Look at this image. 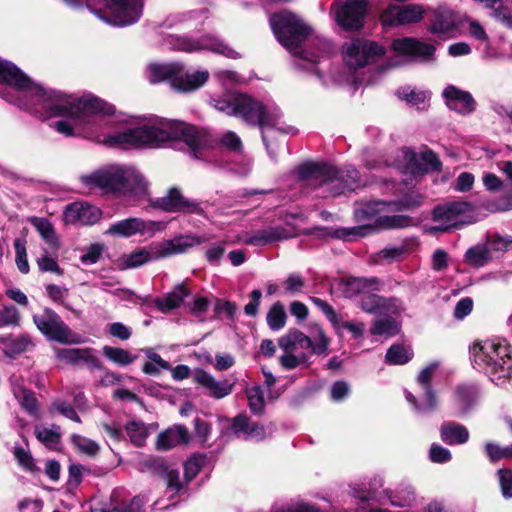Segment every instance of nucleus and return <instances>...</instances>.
Here are the masks:
<instances>
[{
    "label": "nucleus",
    "mask_w": 512,
    "mask_h": 512,
    "mask_svg": "<svg viewBox=\"0 0 512 512\" xmlns=\"http://www.w3.org/2000/svg\"><path fill=\"white\" fill-rule=\"evenodd\" d=\"M55 129L65 136L86 138L102 133L104 144L125 149L183 142L195 156L210 144L207 133L194 126L159 117L129 116L94 95L78 97L71 118L57 121Z\"/></svg>",
    "instance_id": "f257e3e1"
},
{
    "label": "nucleus",
    "mask_w": 512,
    "mask_h": 512,
    "mask_svg": "<svg viewBox=\"0 0 512 512\" xmlns=\"http://www.w3.org/2000/svg\"><path fill=\"white\" fill-rule=\"evenodd\" d=\"M0 83L23 93L26 102L23 106L43 117L65 116L71 118L78 97L44 89L33 83L16 66L0 59Z\"/></svg>",
    "instance_id": "f03ea898"
},
{
    "label": "nucleus",
    "mask_w": 512,
    "mask_h": 512,
    "mask_svg": "<svg viewBox=\"0 0 512 512\" xmlns=\"http://www.w3.org/2000/svg\"><path fill=\"white\" fill-rule=\"evenodd\" d=\"M470 354L474 366L496 385L502 386L512 378V351L505 341L476 342L470 347Z\"/></svg>",
    "instance_id": "7ed1b4c3"
},
{
    "label": "nucleus",
    "mask_w": 512,
    "mask_h": 512,
    "mask_svg": "<svg viewBox=\"0 0 512 512\" xmlns=\"http://www.w3.org/2000/svg\"><path fill=\"white\" fill-rule=\"evenodd\" d=\"M202 242L203 239L193 235H182L174 239L154 242L147 247L122 255L116 264L122 270L138 268L154 260L185 253Z\"/></svg>",
    "instance_id": "20e7f679"
},
{
    "label": "nucleus",
    "mask_w": 512,
    "mask_h": 512,
    "mask_svg": "<svg viewBox=\"0 0 512 512\" xmlns=\"http://www.w3.org/2000/svg\"><path fill=\"white\" fill-rule=\"evenodd\" d=\"M105 194L142 199L148 195V183L133 167L110 164L103 166Z\"/></svg>",
    "instance_id": "39448f33"
},
{
    "label": "nucleus",
    "mask_w": 512,
    "mask_h": 512,
    "mask_svg": "<svg viewBox=\"0 0 512 512\" xmlns=\"http://www.w3.org/2000/svg\"><path fill=\"white\" fill-rule=\"evenodd\" d=\"M270 25L278 41L294 55L298 54L300 43L310 33V28L289 11L272 15Z\"/></svg>",
    "instance_id": "423d86ee"
},
{
    "label": "nucleus",
    "mask_w": 512,
    "mask_h": 512,
    "mask_svg": "<svg viewBox=\"0 0 512 512\" xmlns=\"http://www.w3.org/2000/svg\"><path fill=\"white\" fill-rule=\"evenodd\" d=\"M301 179H312L319 184L339 181L343 188L354 189L357 186L359 173L353 167H346L337 170L335 167L326 164L305 163L298 168Z\"/></svg>",
    "instance_id": "0eeeda50"
},
{
    "label": "nucleus",
    "mask_w": 512,
    "mask_h": 512,
    "mask_svg": "<svg viewBox=\"0 0 512 512\" xmlns=\"http://www.w3.org/2000/svg\"><path fill=\"white\" fill-rule=\"evenodd\" d=\"M142 7V0H104V9L95 14L111 25L127 26L140 19Z\"/></svg>",
    "instance_id": "6e6552de"
},
{
    "label": "nucleus",
    "mask_w": 512,
    "mask_h": 512,
    "mask_svg": "<svg viewBox=\"0 0 512 512\" xmlns=\"http://www.w3.org/2000/svg\"><path fill=\"white\" fill-rule=\"evenodd\" d=\"M433 219L437 224L431 230L441 232L476 222L472 206L466 202H453L436 207Z\"/></svg>",
    "instance_id": "1a4fd4ad"
},
{
    "label": "nucleus",
    "mask_w": 512,
    "mask_h": 512,
    "mask_svg": "<svg viewBox=\"0 0 512 512\" xmlns=\"http://www.w3.org/2000/svg\"><path fill=\"white\" fill-rule=\"evenodd\" d=\"M33 321L49 340L62 344H79L82 342L81 337L73 333L59 315L51 309H45L41 314L34 315Z\"/></svg>",
    "instance_id": "9d476101"
},
{
    "label": "nucleus",
    "mask_w": 512,
    "mask_h": 512,
    "mask_svg": "<svg viewBox=\"0 0 512 512\" xmlns=\"http://www.w3.org/2000/svg\"><path fill=\"white\" fill-rule=\"evenodd\" d=\"M238 106L236 116L243 118L246 122L257 124L262 128L273 127L281 119L279 109H267L260 101L248 95H238Z\"/></svg>",
    "instance_id": "9b49d317"
},
{
    "label": "nucleus",
    "mask_w": 512,
    "mask_h": 512,
    "mask_svg": "<svg viewBox=\"0 0 512 512\" xmlns=\"http://www.w3.org/2000/svg\"><path fill=\"white\" fill-rule=\"evenodd\" d=\"M383 53L381 46L368 40L354 39L343 46V59L353 69L365 66Z\"/></svg>",
    "instance_id": "f8f14e48"
},
{
    "label": "nucleus",
    "mask_w": 512,
    "mask_h": 512,
    "mask_svg": "<svg viewBox=\"0 0 512 512\" xmlns=\"http://www.w3.org/2000/svg\"><path fill=\"white\" fill-rule=\"evenodd\" d=\"M366 7V0H337L331 11L341 27L353 30L363 25Z\"/></svg>",
    "instance_id": "ddd939ff"
},
{
    "label": "nucleus",
    "mask_w": 512,
    "mask_h": 512,
    "mask_svg": "<svg viewBox=\"0 0 512 512\" xmlns=\"http://www.w3.org/2000/svg\"><path fill=\"white\" fill-rule=\"evenodd\" d=\"M425 14V8L418 4H391L383 10L380 20L385 26L409 25L420 22Z\"/></svg>",
    "instance_id": "4468645a"
},
{
    "label": "nucleus",
    "mask_w": 512,
    "mask_h": 512,
    "mask_svg": "<svg viewBox=\"0 0 512 512\" xmlns=\"http://www.w3.org/2000/svg\"><path fill=\"white\" fill-rule=\"evenodd\" d=\"M175 48L185 52L208 50L231 59H238L241 56L238 51L212 35H204L197 40L178 38Z\"/></svg>",
    "instance_id": "2eb2a0df"
},
{
    "label": "nucleus",
    "mask_w": 512,
    "mask_h": 512,
    "mask_svg": "<svg viewBox=\"0 0 512 512\" xmlns=\"http://www.w3.org/2000/svg\"><path fill=\"white\" fill-rule=\"evenodd\" d=\"M222 436L230 438L232 436L242 437L246 440H262L266 437L263 426L249 422L245 415H238L233 419L221 420Z\"/></svg>",
    "instance_id": "dca6fc26"
},
{
    "label": "nucleus",
    "mask_w": 512,
    "mask_h": 512,
    "mask_svg": "<svg viewBox=\"0 0 512 512\" xmlns=\"http://www.w3.org/2000/svg\"><path fill=\"white\" fill-rule=\"evenodd\" d=\"M156 231V223L144 221L141 218L132 217L120 220L105 231L106 235L129 238L134 235H154Z\"/></svg>",
    "instance_id": "f3484780"
},
{
    "label": "nucleus",
    "mask_w": 512,
    "mask_h": 512,
    "mask_svg": "<svg viewBox=\"0 0 512 512\" xmlns=\"http://www.w3.org/2000/svg\"><path fill=\"white\" fill-rule=\"evenodd\" d=\"M154 206L167 212L203 213L199 203L185 198L176 188H171L167 195L158 198Z\"/></svg>",
    "instance_id": "a211bd4d"
},
{
    "label": "nucleus",
    "mask_w": 512,
    "mask_h": 512,
    "mask_svg": "<svg viewBox=\"0 0 512 512\" xmlns=\"http://www.w3.org/2000/svg\"><path fill=\"white\" fill-rule=\"evenodd\" d=\"M102 217V211L85 202H74L69 204L63 214L66 224L93 225Z\"/></svg>",
    "instance_id": "6ab92c4d"
},
{
    "label": "nucleus",
    "mask_w": 512,
    "mask_h": 512,
    "mask_svg": "<svg viewBox=\"0 0 512 512\" xmlns=\"http://www.w3.org/2000/svg\"><path fill=\"white\" fill-rule=\"evenodd\" d=\"M392 49L397 54L413 56L422 60L432 59L435 52V47L432 44L410 37L394 40Z\"/></svg>",
    "instance_id": "aec40b11"
},
{
    "label": "nucleus",
    "mask_w": 512,
    "mask_h": 512,
    "mask_svg": "<svg viewBox=\"0 0 512 512\" xmlns=\"http://www.w3.org/2000/svg\"><path fill=\"white\" fill-rule=\"evenodd\" d=\"M209 77L208 70L184 71L180 64L179 72L172 80V88L180 92H192L204 86Z\"/></svg>",
    "instance_id": "412c9836"
},
{
    "label": "nucleus",
    "mask_w": 512,
    "mask_h": 512,
    "mask_svg": "<svg viewBox=\"0 0 512 512\" xmlns=\"http://www.w3.org/2000/svg\"><path fill=\"white\" fill-rule=\"evenodd\" d=\"M442 95L446 105L457 113L466 115L475 110L476 103L472 95L454 85L447 86L443 90Z\"/></svg>",
    "instance_id": "4be33fe9"
},
{
    "label": "nucleus",
    "mask_w": 512,
    "mask_h": 512,
    "mask_svg": "<svg viewBox=\"0 0 512 512\" xmlns=\"http://www.w3.org/2000/svg\"><path fill=\"white\" fill-rule=\"evenodd\" d=\"M433 14L434 17L429 27L433 34H449L461 24V16L445 6H439L433 10Z\"/></svg>",
    "instance_id": "5701e85b"
},
{
    "label": "nucleus",
    "mask_w": 512,
    "mask_h": 512,
    "mask_svg": "<svg viewBox=\"0 0 512 512\" xmlns=\"http://www.w3.org/2000/svg\"><path fill=\"white\" fill-rule=\"evenodd\" d=\"M193 380L196 384L206 390L211 397L220 399L229 395L233 390V384L227 380L218 381L210 373L197 369L193 373Z\"/></svg>",
    "instance_id": "b1692460"
},
{
    "label": "nucleus",
    "mask_w": 512,
    "mask_h": 512,
    "mask_svg": "<svg viewBox=\"0 0 512 512\" xmlns=\"http://www.w3.org/2000/svg\"><path fill=\"white\" fill-rule=\"evenodd\" d=\"M406 156L410 160L408 169L415 176L422 175L429 170H438L441 166L436 154L430 150L422 152L419 155L407 153Z\"/></svg>",
    "instance_id": "393cba45"
},
{
    "label": "nucleus",
    "mask_w": 512,
    "mask_h": 512,
    "mask_svg": "<svg viewBox=\"0 0 512 512\" xmlns=\"http://www.w3.org/2000/svg\"><path fill=\"white\" fill-rule=\"evenodd\" d=\"M55 355L59 361L70 364H78L80 362L91 363L95 366L98 364V359L90 348H57L55 349Z\"/></svg>",
    "instance_id": "a878e982"
},
{
    "label": "nucleus",
    "mask_w": 512,
    "mask_h": 512,
    "mask_svg": "<svg viewBox=\"0 0 512 512\" xmlns=\"http://www.w3.org/2000/svg\"><path fill=\"white\" fill-rule=\"evenodd\" d=\"M367 295L361 301V308L368 313H377L387 311L392 314H398L402 311V306L397 300H390L387 302L378 295Z\"/></svg>",
    "instance_id": "bb28decb"
},
{
    "label": "nucleus",
    "mask_w": 512,
    "mask_h": 512,
    "mask_svg": "<svg viewBox=\"0 0 512 512\" xmlns=\"http://www.w3.org/2000/svg\"><path fill=\"white\" fill-rule=\"evenodd\" d=\"M405 397L418 413H428L437 407V399L432 389H419L417 395L406 391Z\"/></svg>",
    "instance_id": "cd10ccee"
},
{
    "label": "nucleus",
    "mask_w": 512,
    "mask_h": 512,
    "mask_svg": "<svg viewBox=\"0 0 512 512\" xmlns=\"http://www.w3.org/2000/svg\"><path fill=\"white\" fill-rule=\"evenodd\" d=\"M188 440L189 433L187 429L181 425H177L167 429L158 436L157 448L167 450L177 445L187 443Z\"/></svg>",
    "instance_id": "c85d7f7f"
},
{
    "label": "nucleus",
    "mask_w": 512,
    "mask_h": 512,
    "mask_svg": "<svg viewBox=\"0 0 512 512\" xmlns=\"http://www.w3.org/2000/svg\"><path fill=\"white\" fill-rule=\"evenodd\" d=\"M278 344L284 352L296 353L298 349H310L312 341L310 337L306 336L303 332L294 329L282 336L279 339Z\"/></svg>",
    "instance_id": "c756f323"
},
{
    "label": "nucleus",
    "mask_w": 512,
    "mask_h": 512,
    "mask_svg": "<svg viewBox=\"0 0 512 512\" xmlns=\"http://www.w3.org/2000/svg\"><path fill=\"white\" fill-rule=\"evenodd\" d=\"M78 180L81 192L86 194L101 192L105 194L103 167L81 174Z\"/></svg>",
    "instance_id": "7c9ffc66"
},
{
    "label": "nucleus",
    "mask_w": 512,
    "mask_h": 512,
    "mask_svg": "<svg viewBox=\"0 0 512 512\" xmlns=\"http://www.w3.org/2000/svg\"><path fill=\"white\" fill-rule=\"evenodd\" d=\"M342 285L346 297H354L361 293H371L377 290L379 282L376 278H347Z\"/></svg>",
    "instance_id": "2f4dec72"
},
{
    "label": "nucleus",
    "mask_w": 512,
    "mask_h": 512,
    "mask_svg": "<svg viewBox=\"0 0 512 512\" xmlns=\"http://www.w3.org/2000/svg\"><path fill=\"white\" fill-rule=\"evenodd\" d=\"M179 69V63H151L147 67V77L151 83L168 80L172 86V80L174 76H176V73L179 72Z\"/></svg>",
    "instance_id": "473e14b6"
},
{
    "label": "nucleus",
    "mask_w": 512,
    "mask_h": 512,
    "mask_svg": "<svg viewBox=\"0 0 512 512\" xmlns=\"http://www.w3.org/2000/svg\"><path fill=\"white\" fill-rule=\"evenodd\" d=\"M32 347L33 342L27 335L0 337V349L9 357L26 352Z\"/></svg>",
    "instance_id": "72a5a7b5"
},
{
    "label": "nucleus",
    "mask_w": 512,
    "mask_h": 512,
    "mask_svg": "<svg viewBox=\"0 0 512 512\" xmlns=\"http://www.w3.org/2000/svg\"><path fill=\"white\" fill-rule=\"evenodd\" d=\"M187 295L188 290L184 287L183 284H180L167 295L161 298H157L155 300V305L160 311L168 312L179 307Z\"/></svg>",
    "instance_id": "f704fd0d"
},
{
    "label": "nucleus",
    "mask_w": 512,
    "mask_h": 512,
    "mask_svg": "<svg viewBox=\"0 0 512 512\" xmlns=\"http://www.w3.org/2000/svg\"><path fill=\"white\" fill-rule=\"evenodd\" d=\"M287 237L288 235L281 228H268L257 231L251 236H245L242 242L249 245L261 246Z\"/></svg>",
    "instance_id": "c9c22d12"
},
{
    "label": "nucleus",
    "mask_w": 512,
    "mask_h": 512,
    "mask_svg": "<svg viewBox=\"0 0 512 512\" xmlns=\"http://www.w3.org/2000/svg\"><path fill=\"white\" fill-rule=\"evenodd\" d=\"M441 439L449 444H463L466 443L469 439L468 430L457 423H448L441 427Z\"/></svg>",
    "instance_id": "e433bc0d"
},
{
    "label": "nucleus",
    "mask_w": 512,
    "mask_h": 512,
    "mask_svg": "<svg viewBox=\"0 0 512 512\" xmlns=\"http://www.w3.org/2000/svg\"><path fill=\"white\" fill-rule=\"evenodd\" d=\"M30 222L51 249L57 250L59 247L58 237L52 224L47 219L39 217H32Z\"/></svg>",
    "instance_id": "4c0bfd02"
},
{
    "label": "nucleus",
    "mask_w": 512,
    "mask_h": 512,
    "mask_svg": "<svg viewBox=\"0 0 512 512\" xmlns=\"http://www.w3.org/2000/svg\"><path fill=\"white\" fill-rule=\"evenodd\" d=\"M476 389L469 385H460L455 391V402L460 413H465L476 399Z\"/></svg>",
    "instance_id": "58836bf2"
},
{
    "label": "nucleus",
    "mask_w": 512,
    "mask_h": 512,
    "mask_svg": "<svg viewBox=\"0 0 512 512\" xmlns=\"http://www.w3.org/2000/svg\"><path fill=\"white\" fill-rule=\"evenodd\" d=\"M399 331V324L390 318L378 319L374 321L370 329L372 335L384 336L386 338L395 336Z\"/></svg>",
    "instance_id": "ea45409f"
},
{
    "label": "nucleus",
    "mask_w": 512,
    "mask_h": 512,
    "mask_svg": "<svg viewBox=\"0 0 512 512\" xmlns=\"http://www.w3.org/2000/svg\"><path fill=\"white\" fill-rule=\"evenodd\" d=\"M333 328L337 335H342V330H347L355 340H361L363 338L366 326L363 322L351 320L344 321L341 317L338 318L337 325H333Z\"/></svg>",
    "instance_id": "a19ab883"
},
{
    "label": "nucleus",
    "mask_w": 512,
    "mask_h": 512,
    "mask_svg": "<svg viewBox=\"0 0 512 512\" xmlns=\"http://www.w3.org/2000/svg\"><path fill=\"white\" fill-rule=\"evenodd\" d=\"M103 355L108 358L111 362L126 366L135 360V356H132L127 350L122 348H116L111 346H104L102 349Z\"/></svg>",
    "instance_id": "79ce46f5"
},
{
    "label": "nucleus",
    "mask_w": 512,
    "mask_h": 512,
    "mask_svg": "<svg viewBox=\"0 0 512 512\" xmlns=\"http://www.w3.org/2000/svg\"><path fill=\"white\" fill-rule=\"evenodd\" d=\"M415 500V491L411 486L401 487L390 496L391 504L397 507H409Z\"/></svg>",
    "instance_id": "37998d69"
},
{
    "label": "nucleus",
    "mask_w": 512,
    "mask_h": 512,
    "mask_svg": "<svg viewBox=\"0 0 512 512\" xmlns=\"http://www.w3.org/2000/svg\"><path fill=\"white\" fill-rule=\"evenodd\" d=\"M271 512H322L315 505L305 501H291L282 505H275Z\"/></svg>",
    "instance_id": "c03bdc74"
},
{
    "label": "nucleus",
    "mask_w": 512,
    "mask_h": 512,
    "mask_svg": "<svg viewBox=\"0 0 512 512\" xmlns=\"http://www.w3.org/2000/svg\"><path fill=\"white\" fill-rule=\"evenodd\" d=\"M397 96L412 106H420L429 98V94L426 91L410 89L408 87L398 89Z\"/></svg>",
    "instance_id": "a18cd8bd"
},
{
    "label": "nucleus",
    "mask_w": 512,
    "mask_h": 512,
    "mask_svg": "<svg viewBox=\"0 0 512 512\" xmlns=\"http://www.w3.org/2000/svg\"><path fill=\"white\" fill-rule=\"evenodd\" d=\"M213 107L227 115L236 116L238 111V95L228 94L212 101Z\"/></svg>",
    "instance_id": "49530a36"
},
{
    "label": "nucleus",
    "mask_w": 512,
    "mask_h": 512,
    "mask_svg": "<svg viewBox=\"0 0 512 512\" xmlns=\"http://www.w3.org/2000/svg\"><path fill=\"white\" fill-rule=\"evenodd\" d=\"M312 346L310 349L313 353L316 354H324L328 350V346L330 344V339L325 334L322 327L315 325L312 328Z\"/></svg>",
    "instance_id": "de8ad7c7"
},
{
    "label": "nucleus",
    "mask_w": 512,
    "mask_h": 512,
    "mask_svg": "<svg viewBox=\"0 0 512 512\" xmlns=\"http://www.w3.org/2000/svg\"><path fill=\"white\" fill-rule=\"evenodd\" d=\"M142 369L146 374L156 375L162 370H170V365L162 359L160 355L149 352L147 354V361L144 363Z\"/></svg>",
    "instance_id": "09e8293b"
},
{
    "label": "nucleus",
    "mask_w": 512,
    "mask_h": 512,
    "mask_svg": "<svg viewBox=\"0 0 512 512\" xmlns=\"http://www.w3.org/2000/svg\"><path fill=\"white\" fill-rule=\"evenodd\" d=\"M412 357L409 349L401 345H392L386 353V362L392 365H401L408 362Z\"/></svg>",
    "instance_id": "8fccbe9b"
},
{
    "label": "nucleus",
    "mask_w": 512,
    "mask_h": 512,
    "mask_svg": "<svg viewBox=\"0 0 512 512\" xmlns=\"http://www.w3.org/2000/svg\"><path fill=\"white\" fill-rule=\"evenodd\" d=\"M246 395L251 411L255 414H261L265 407V401L262 389L259 385H254L246 389Z\"/></svg>",
    "instance_id": "3c124183"
},
{
    "label": "nucleus",
    "mask_w": 512,
    "mask_h": 512,
    "mask_svg": "<svg viewBox=\"0 0 512 512\" xmlns=\"http://www.w3.org/2000/svg\"><path fill=\"white\" fill-rule=\"evenodd\" d=\"M267 323L272 330H279L285 326L286 312L280 303H275L267 314Z\"/></svg>",
    "instance_id": "603ef678"
},
{
    "label": "nucleus",
    "mask_w": 512,
    "mask_h": 512,
    "mask_svg": "<svg viewBox=\"0 0 512 512\" xmlns=\"http://www.w3.org/2000/svg\"><path fill=\"white\" fill-rule=\"evenodd\" d=\"M465 259L468 264L480 267L489 261V251L480 246L472 247L467 250Z\"/></svg>",
    "instance_id": "864d4df0"
},
{
    "label": "nucleus",
    "mask_w": 512,
    "mask_h": 512,
    "mask_svg": "<svg viewBox=\"0 0 512 512\" xmlns=\"http://www.w3.org/2000/svg\"><path fill=\"white\" fill-rule=\"evenodd\" d=\"M126 431L131 439V441L136 446H142L148 436V430L143 423L140 422H130L126 426Z\"/></svg>",
    "instance_id": "5fc2aeb1"
},
{
    "label": "nucleus",
    "mask_w": 512,
    "mask_h": 512,
    "mask_svg": "<svg viewBox=\"0 0 512 512\" xmlns=\"http://www.w3.org/2000/svg\"><path fill=\"white\" fill-rule=\"evenodd\" d=\"M36 437L39 441L43 442L47 446H54L59 442L60 432L59 427L53 426L51 428L47 427H37L36 428Z\"/></svg>",
    "instance_id": "6e6d98bb"
},
{
    "label": "nucleus",
    "mask_w": 512,
    "mask_h": 512,
    "mask_svg": "<svg viewBox=\"0 0 512 512\" xmlns=\"http://www.w3.org/2000/svg\"><path fill=\"white\" fill-rule=\"evenodd\" d=\"M72 442L81 453L87 456H95L99 451V445L89 438L74 435Z\"/></svg>",
    "instance_id": "4d7b16f0"
},
{
    "label": "nucleus",
    "mask_w": 512,
    "mask_h": 512,
    "mask_svg": "<svg viewBox=\"0 0 512 512\" xmlns=\"http://www.w3.org/2000/svg\"><path fill=\"white\" fill-rule=\"evenodd\" d=\"M305 287V282L300 275L291 274L283 282L284 293L289 296L300 294Z\"/></svg>",
    "instance_id": "13d9d810"
},
{
    "label": "nucleus",
    "mask_w": 512,
    "mask_h": 512,
    "mask_svg": "<svg viewBox=\"0 0 512 512\" xmlns=\"http://www.w3.org/2000/svg\"><path fill=\"white\" fill-rule=\"evenodd\" d=\"M14 394L22 407L30 414H35L37 412V400L33 393L19 388L18 390H15Z\"/></svg>",
    "instance_id": "bf43d9fd"
},
{
    "label": "nucleus",
    "mask_w": 512,
    "mask_h": 512,
    "mask_svg": "<svg viewBox=\"0 0 512 512\" xmlns=\"http://www.w3.org/2000/svg\"><path fill=\"white\" fill-rule=\"evenodd\" d=\"M485 450L491 461H498L504 458L512 459V444L506 447H500L494 443H487Z\"/></svg>",
    "instance_id": "052dcab7"
},
{
    "label": "nucleus",
    "mask_w": 512,
    "mask_h": 512,
    "mask_svg": "<svg viewBox=\"0 0 512 512\" xmlns=\"http://www.w3.org/2000/svg\"><path fill=\"white\" fill-rule=\"evenodd\" d=\"M309 299L325 315L332 326L337 325L340 316L327 301L314 296Z\"/></svg>",
    "instance_id": "680f3d73"
},
{
    "label": "nucleus",
    "mask_w": 512,
    "mask_h": 512,
    "mask_svg": "<svg viewBox=\"0 0 512 512\" xmlns=\"http://www.w3.org/2000/svg\"><path fill=\"white\" fill-rule=\"evenodd\" d=\"M438 367L437 363H432L422 369L417 376V385L419 389L427 390L432 389L431 387V379Z\"/></svg>",
    "instance_id": "e2e57ef3"
},
{
    "label": "nucleus",
    "mask_w": 512,
    "mask_h": 512,
    "mask_svg": "<svg viewBox=\"0 0 512 512\" xmlns=\"http://www.w3.org/2000/svg\"><path fill=\"white\" fill-rule=\"evenodd\" d=\"M14 456L19 465H21L25 470L31 472L36 470L32 455L23 447L16 446L14 448Z\"/></svg>",
    "instance_id": "0e129e2a"
},
{
    "label": "nucleus",
    "mask_w": 512,
    "mask_h": 512,
    "mask_svg": "<svg viewBox=\"0 0 512 512\" xmlns=\"http://www.w3.org/2000/svg\"><path fill=\"white\" fill-rule=\"evenodd\" d=\"M317 49L319 51V54H317V55L312 52H308V51L301 52V54H300L301 59L315 63L318 61V59L320 57H324L330 53L331 45L326 40H318Z\"/></svg>",
    "instance_id": "69168bd1"
},
{
    "label": "nucleus",
    "mask_w": 512,
    "mask_h": 512,
    "mask_svg": "<svg viewBox=\"0 0 512 512\" xmlns=\"http://www.w3.org/2000/svg\"><path fill=\"white\" fill-rule=\"evenodd\" d=\"M306 361V356L304 353H291L284 352V354L280 357V364L285 369H294L304 363Z\"/></svg>",
    "instance_id": "338daca9"
},
{
    "label": "nucleus",
    "mask_w": 512,
    "mask_h": 512,
    "mask_svg": "<svg viewBox=\"0 0 512 512\" xmlns=\"http://www.w3.org/2000/svg\"><path fill=\"white\" fill-rule=\"evenodd\" d=\"M498 475L502 495L505 498H512V470H499Z\"/></svg>",
    "instance_id": "774afa93"
}]
</instances>
